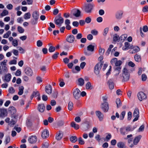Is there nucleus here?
Segmentation results:
<instances>
[{
    "mask_svg": "<svg viewBox=\"0 0 148 148\" xmlns=\"http://www.w3.org/2000/svg\"><path fill=\"white\" fill-rule=\"evenodd\" d=\"M130 74L128 70L125 67L122 70V73L121 75V78L123 82L128 81L130 78Z\"/></svg>",
    "mask_w": 148,
    "mask_h": 148,
    "instance_id": "nucleus-1",
    "label": "nucleus"
},
{
    "mask_svg": "<svg viewBox=\"0 0 148 148\" xmlns=\"http://www.w3.org/2000/svg\"><path fill=\"white\" fill-rule=\"evenodd\" d=\"M8 112L11 115V117L14 119H16L18 117V115L15 114L16 111V108L13 106H10L8 109Z\"/></svg>",
    "mask_w": 148,
    "mask_h": 148,
    "instance_id": "nucleus-2",
    "label": "nucleus"
},
{
    "mask_svg": "<svg viewBox=\"0 0 148 148\" xmlns=\"http://www.w3.org/2000/svg\"><path fill=\"white\" fill-rule=\"evenodd\" d=\"M64 21L63 18L61 16L60 14H59L56 17L54 21L55 23L60 27L62 23H63Z\"/></svg>",
    "mask_w": 148,
    "mask_h": 148,
    "instance_id": "nucleus-3",
    "label": "nucleus"
},
{
    "mask_svg": "<svg viewBox=\"0 0 148 148\" xmlns=\"http://www.w3.org/2000/svg\"><path fill=\"white\" fill-rule=\"evenodd\" d=\"M94 5L91 3H88L85 5L84 6V10L87 13H90L93 9Z\"/></svg>",
    "mask_w": 148,
    "mask_h": 148,
    "instance_id": "nucleus-4",
    "label": "nucleus"
},
{
    "mask_svg": "<svg viewBox=\"0 0 148 148\" xmlns=\"http://www.w3.org/2000/svg\"><path fill=\"white\" fill-rule=\"evenodd\" d=\"M94 50V46L92 45H90L87 47V51L85 50L84 54L87 56H89L91 55V53L89 52H92Z\"/></svg>",
    "mask_w": 148,
    "mask_h": 148,
    "instance_id": "nucleus-5",
    "label": "nucleus"
},
{
    "mask_svg": "<svg viewBox=\"0 0 148 148\" xmlns=\"http://www.w3.org/2000/svg\"><path fill=\"white\" fill-rule=\"evenodd\" d=\"M80 92V91L78 88L73 89V94L75 99H78L80 98L81 96Z\"/></svg>",
    "mask_w": 148,
    "mask_h": 148,
    "instance_id": "nucleus-6",
    "label": "nucleus"
},
{
    "mask_svg": "<svg viewBox=\"0 0 148 148\" xmlns=\"http://www.w3.org/2000/svg\"><path fill=\"white\" fill-rule=\"evenodd\" d=\"M130 130L131 128L129 127H122L120 128V129L121 134L123 135H125L127 134V132H128Z\"/></svg>",
    "mask_w": 148,
    "mask_h": 148,
    "instance_id": "nucleus-7",
    "label": "nucleus"
},
{
    "mask_svg": "<svg viewBox=\"0 0 148 148\" xmlns=\"http://www.w3.org/2000/svg\"><path fill=\"white\" fill-rule=\"evenodd\" d=\"M141 137L142 136L140 135L136 137L133 140V144H132L130 145V147L132 148L134 145H137L140 141V140L141 139Z\"/></svg>",
    "mask_w": 148,
    "mask_h": 148,
    "instance_id": "nucleus-8",
    "label": "nucleus"
},
{
    "mask_svg": "<svg viewBox=\"0 0 148 148\" xmlns=\"http://www.w3.org/2000/svg\"><path fill=\"white\" fill-rule=\"evenodd\" d=\"M101 107L102 110L105 112H108L109 109L108 104L107 102L102 103L101 104Z\"/></svg>",
    "mask_w": 148,
    "mask_h": 148,
    "instance_id": "nucleus-9",
    "label": "nucleus"
},
{
    "mask_svg": "<svg viewBox=\"0 0 148 148\" xmlns=\"http://www.w3.org/2000/svg\"><path fill=\"white\" fill-rule=\"evenodd\" d=\"M139 112L138 109L137 108L135 109L133 114V116L135 117V118L133 119V121H136L138 119L139 116Z\"/></svg>",
    "mask_w": 148,
    "mask_h": 148,
    "instance_id": "nucleus-10",
    "label": "nucleus"
},
{
    "mask_svg": "<svg viewBox=\"0 0 148 148\" xmlns=\"http://www.w3.org/2000/svg\"><path fill=\"white\" fill-rule=\"evenodd\" d=\"M132 47L131 49L129 51V52L130 53H135L140 50L139 48L137 46H134L132 45Z\"/></svg>",
    "mask_w": 148,
    "mask_h": 148,
    "instance_id": "nucleus-11",
    "label": "nucleus"
},
{
    "mask_svg": "<svg viewBox=\"0 0 148 148\" xmlns=\"http://www.w3.org/2000/svg\"><path fill=\"white\" fill-rule=\"evenodd\" d=\"M102 66V64H97L95 65L94 68V72L96 75L99 74Z\"/></svg>",
    "mask_w": 148,
    "mask_h": 148,
    "instance_id": "nucleus-12",
    "label": "nucleus"
},
{
    "mask_svg": "<svg viewBox=\"0 0 148 148\" xmlns=\"http://www.w3.org/2000/svg\"><path fill=\"white\" fill-rule=\"evenodd\" d=\"M0 117L3 118L7 115V111L6 109L1 108H0Z\"/></svg>",
    "mask_w": 148,
    "mask_h": 148,
    "instance_id": "nucleus-13",
    "label": "nucleus"
},
{
    "mask_svg": "<svg viewBox=\"0 0 148 148\" xmlns=\"http://www.w3.org/2000/svg\"><path fill=\"white\" fill-rule=\"evenodd\" d=\"M137 96L139 100L140 101H141L147 98L146 95L142 92H139Z\"/></svg>",
    "mask_w": 148,
    "mask_h": 148,
    "instance_id": "nucleus-14",
    "label": "nucleus"
},
{
    "mask_svg": "<svg viewBox=\"0 0 148 148\" xmlns=\"http://www.w3.org/2000/svg\"><path fill=\"white\" fill-rule=\"evenodd\" d=\"M75 40V36L73 35H69L67 36L66 40L70 43L73 42Z\"/></svg>",
    "mask_w": 148,
    "mask_h": 148,
    "instance_id": "nucleus-15",
    "label": "nucleus"
},
{
    "mask_svg": "<svg viewBox=\"0 0 148 148\" xmlns=\"http://www.w3.org/2000/svg\"><path fill=\"white\" fill-rule=\"evenodd\" d=\"M5 122L8 123V125L10 126L14 125L16 123V121L13 119H12L10 121V119L8 117L5 119Z\"/></svg>",
    "mask_w": 148,
    "mask_h": 148,
    "instance_id": "nucleus-16",
    "label": "nucleus"
},
{
    "mask_svg": "<svg viewBox=\"0 0 148 148\" xmlns=\"http://www.w3.org/2000/svg\"><path fill=\"white\" fill-rule=\"evenodd\" d=\"M41 136L44 139H45L49 136V132L47 130H44L42 132Z\"/></svg>",
    "mask_w": 148,
    "mask_h": 148,
    "instance_id": "nucleus-17",
    "label": "nucleus"
},
{
    "mask_svg": "<svg viewBox=\"0 0 148 148\" xmlns=\"http://www.w3.org/2000/svg\"><path fill=\"white\" fill-rule=\"evenodd\" d=\"M25 73L29 76H31L33 74L31 68L27 67L25 70Z\"/></svg>",
    "mask_w": 148,
    "mask_h": 148,
    "instance_id": "nucleus-18",
    "label": "nucleus"
},
{
    "mask_svg": "<svg viewBox=\"0 0 148 148\" xmlns=\"http://www.w3.org/2000/svg\"><path fill=\"white\" fill-rule=\"evenodd\" d=\"M95 113L97 116L98 118L99 121H102L103 119V114L100 111H96Z\"/></svg>",
    "mask_w": 148,
    "mask_h": 148,
    "instance_id": "nucleus-19",
    "label": "nucleus"
},
{
    "mask_svg": "<svg viewBox=\"0 0 148 148\" xmlns=\"http://www.w3.org/2000/svg\"><path fill=\"white\" fill-rule=\"evenodd\" d=\"M28 140L31 143H34L36 141V136H32L29 137Z\"/></svg>",
    "mask_w": 148,
    "mask_h": 148,
    "instance_id": "nucleus-20",
    "label": "nucleus"
},
{
    "mask_svg": "<svg viewBox=\"0 0 148 148\" xmlns=\"http://www.w3.org/2000/svg\"><path fill=\"white\" fill-rule=\"evenodd\" d=\"M132 45H130L128 42H126L125 43L124 46L123 47V49L125 50L129 49H130L131 47H132Z\"/></svg>",
    "mask_w": 148,
    "mask_h": 148,
    "instance_id": "nucleus-21",
    "label": "nucleus"
},
{
    "mask_svg": "<svg viewBox=\"0 0 148 148\" xmlns=\"http://www.w3.org/2000/svg\"><path fill=\"white\" fill-rule=\"evenodd\" d=\"M73 12H74L73 14V15L75 17H78L80 16L81 12L79 10L75 9L73 10Z\"/></svg>",
    "mask_w": 148,
    "mask_h": 148,
    "instance_id": "nucleus-22",
    "label": "nucleus"
},
{
    "mask_svg": "<svg viewBox=\"0 0 148 148\" xmlns=\"http://www.w3.org/2000/svg\"><path fill=\"white\" fill-rule=\"evenodd\" d=\"M45 91L47 93L50 94L52 92V87L51 85H49L45 87Z\"/></svg>",
    "mask_w": 148,
    "mask_h": 148,
    "instance_id": "nucleus-23",
    "label": "nucleus"
},
{
    "mask_svg": "<svg viewBox=\"0 0 148 148\" xmlns=\"http://www.w3.org/2000/svg\"><path fill=\"white\" fill-rule=\"evenodd\" d=\"M45 109V107L43 104H39L38 106V110L40 112H43Z\"/></svg>",
    "mask_w": 148,
    "mask_h": 148,
    "instance_id": "nucleus-24",
    "label": "nucleus"
},
{
    "mask_svg": "<svg viewBox=\"0 0 148 148\" xmlns=\"http://www.w3.org/2000/svg\"><path fill=\"white\" fill-rule=\"evenodd\" d=\"M108 84L110 89H112L114 88V83L111 79H110L108 81Z\"/></svg>",
    "mask_w": 148,
    "mask_h": 148,
    "instance_id": "nucleus-25",
    "label": "nucleus"
},
{
    "mask_svg": "<svg viewBox=\"0 0 148 148\" xmlns=\"http://www.w3.org/2000/svg\"><path fill=\"white\" fill-rule=\"evenodd\" d=\"M117 146L119 148H125V142H120L117 144Z\"/></svg>",
    "mask_w": 148,
    "mask_h": 148,
    "instance_id": "nucleus-26",
    "label": "nucleus"
},
{
    "mask_svg": "<svg viewBox=\"0 0 148 148\" xmlns=\"http://www.w3.org/2000/svg\"><path fill=\"white\" fill-rule=\"evenodd\" d=\"M121 67L120 66H116L115 68L114 73L115 75H117L119 74L121 71Z\"/></svg>",
    "mask_w": 148,
    "mask_h": 148,
    "instance_id": "nucleus-27",
    "label": "nucleus"
},
{
    "mask_svg": "<svg viewBox=\"0 0 148 148\" xmlns=\"http://www.w3.org/2000/svg\"><path fill=\"white\" fill-rule=\"evenodd\" d=\"M123 12H117L116 14V19L118 20L120 19L122 17Z\"/></svg>",
    "mask_w": 148,
    "mask_h": 148,
    "instance_id": "nucleus-28",
    "label": "nucleus"
},
{
    "mask_svg": "<svg viewBox=\"0 0 148 148\" xmlns=\"http://www.w3.org/2000/svg\"><path fill=\"white\" fill-rule=\"evenodd\" d=\"M38 96H40V93L38 92L34 91L30 97L31 99H32L34 97H37Z\"/></svg>",
    "mask_w": 148,
    "mask_h": 148,
    "instance_id": "nucleus-29",
    "label": "nucleus"
},
{
    "mask_svg": "<svg viewBox=\"0 0 148 148\" xmlns=\"http://www.w3.org/2000/svg\"><path fill=\"white\" fill-rule=\"evenodd\" d=\"M8 71V69L5 66H2L1 70L0 71V74H2L6 73Z\"/></svg>",
    "mask_w": 148,
    "mask_h": 148,
    "instance_id": "nucleus-30",
    "label": "nucleus"
},
{
    "mask_svg": "<svg viewBox=\"0 0 148 148\" xmlns=\"http://www.w3.org/2000/svg\"><path fill=\"white\" fill-rule=\"evenodd\" d=\"M78 85L80 86H82L84 84V79L80 78L78 79Z\"/></svg>",
    "mask_w": 148,
    "mask_h": 148,
    "instance_id": "nucleus-31",
    "label": "nucleus"
},
{
    "mask_svg": "<svg viewBox=\"0 0 148 148\" xmlns=\"http://www.w3.org/2000/svg\"><path fill=\"white\" fill-rule=\"evenodd\" d=\"M71 126L72 127H74L76 130L78 129L79 127V125L78 124H76L74 122H73L71 123Z\"/></svg>",
    "mask_w": 148,
    "mask_h": 148,
    "instance_id": "nucleus-32",
    "label": "nucleus"
},
{
    "mask_svg": "<svg viewBox=\"0 0 148 148\" xmlns=\"http://www.w3.org/2000/svg\"><path fill=\"white\" fill-rule=\"evenodd\" d=\"M32 17L34 19H38V14L37 11L34 12L32 14Z\"/></svg>",
    "mask_w": 148,
    "mask_h": 148,
    "instance_id": "nucleus-33",
    "label": "nucleus"
},
{
    "mask_svg": "<svg viewBox=\"0 0 148 148\" xmlns=\"http://www.w3.org/2000/svg\"><path fill=\"white\" fill-rule=\"evenodd\" d=\"M24 87L23 86H20L19 88V92L18 94L19 95H21L23 93Z\"/></svg>",
    "mask_w": 148,
    "mask_h": 148,
    "instance_id": "nucleus-34",
    "label": "nucleus"
},
{
    "mask_svg": "<svg viewBox=\"0 0 148 148\" xmlns=\"http://www.w3.org/2000/svg\"><path fill=\"white\" fill-rule=\"evenodd\" d=\"M63 134L59 132L58 134H57L56 136V138L58 140H60L63 136Z\"/></svg>",
    "mask_w": 148,
    "mask_h": 148,
    "instance_id": "nucleus-35",
    "label": "nucleus"
},
{
    "mask_svg": "<svg viewBox=\"0 0 148 148\" xmlns=\"http://www.w3.org/2000/svg\"><path fill=\"white\" fill-rule=\"evenodd\" d=\"M86 88L87 89H91L92 88V86L91 85L90 82H87L86 85Z\"/></svg>",
    "mask_w": 148,
    "mask_h": 148,
    "instance_id": "nucleus-36",
    "label": "nucleus"
},
{
    "mask_svg": "<svg viewBox=\"0 0 148 148\" xmlns=\"http://www.w3.org/2000/svg\"><path fill=\"white\" fill-rule=\"evenodd\" d=\"M11 75L10 74H8L5 76V80L7 82H9L11 78Z\"/></svg>",
    "mask_w": 148,
    "mask_h": 148,
    "instance_id": "nucleus-37",
    "label": "nucleus"
},
{
    "mask_svg": "<svg viewBox=\"0 0 148 148\" xmlns=\"http://www.w3.org/2000/svg\"><path fill=\"white\" fill-rule=\"evenodd\" d=\"M113 47V45H110L108 49V50H107V51L106 53V55L107 56L108 55L110 54L111 51V49Z\"/></svg>",
    "mask_w": 148,
    "mask_h": 148,
    "instance_id": "nucleus-38",
    "label": "nucleus"
},
{
    "mask_svg": "<svg viewBox=\"0 0 148 148\" xmlns=\"http://www.w3.org/2000/svg\"><path fill=\"white\" fill-rule=\"evenodd\" d=\"M134 59L135 60L138 62H140L141 60V57L139 55L136 54L134 56Z\"/></svg>",
    "mask_w": 148,
    "mask_h": 148,
    "instance_id": "nucleus-39",
    "label": "nucleus"
},
{
    "mask_svg": "<svg viewBox=\"0 0 148 148\" xmlns=\"http://www.w3.org/2000/svg\"><path fill=\"white\" fill-rule=\"evenodd\" d=\"M77 140V137L76 136H72L70 137V140L72 143H75Z\"/></svg>",
    "mask_w": 148,
    "mask_h": 148,
    "instance_id": "nucleus-40",
    "label": "nucleus"
},
{
    "mask_svg": "<svg viewBox=\"0 0 148 148\" xmlns=\"http://www.w3.org/2000/svg\"><path fill=\"white\" fill-rule=\"evenodd\" d=\"M116 103L117 104V107L118 108L121 105V102L119 99H117L116 100Z\"/></svg>",
    "mask_w": 148,
    "mask_h": 148,
    "instance_id": "nucleus-41",
    "label": "nucleus"
},
{
    "mask_svg": "<svg viewBox=\"0 0 148 148\" xmlns=\"http://www.w3.org/2000/svg\"><path fill=\"white\" fill-rule=\"evenodd\" d=\"M31 17V14L29 12H28L25 13L24 15V18L25 19H29Z\"/></svg>",
    "mask_w": 148,
    "mask_h": 148,
    "instance_id": "nucleus-42",
    "label": "nucleus"
},
{
    "mask_svg": "<svg viewBox=\"0 0 148 148\" xmlns=\"http://www.w3.org/2000/svg\"><path fill=\"white\" fill-rule=\"evenodd\" d=\"M18 31L20 33H23L24 32V29L22 27L18 26L17 27Z\"/></svg>",
    "mask_w": 148,
    "mask_h": 148,
    "instance_id": "nucleus-43",
    "label": "nucleus"
},
{
    "mask_svg": "<svg viewBox=\"0 0 148 148\" xmlns=\"http://www.w3.org/2000/svg\"><path fill=\"white\" fill-rule=\"evenodd\" d=\"M68 109L70 110H72L73 108V104L71 101H70L68 104Z\"/></svg>",
    "mask_w": 148,
    "mask_h": 148,
    "instance_id": "nucleus-44",
    "label": "nucleus"
},
{
    "mask_svg": "<svg viewBox=\"0 0 148 148\" xmlns=\"http://www.w3.org/2000/svg\"><path fill=\"white\" fill-rule=\"evenodd\" d=\"M11 34V32L10 31H8L7 33L5 34L3 36V38H8Z\"/></svg>",
    "mask_w": 148,
    "mask_h": 148,
    "instance_id": "nucleus-45",
    "label": "nucleus"
},
{
    "mask_svg": "<svg viewBox=\"0 0 148 148\" xmlns=\"http://www.w3.org/2000/svg\"><path fill=\"white\" fill-rule=\"evenodd\" d=\"M104 52L105 49L100 47L99 51V54L101 55L102 56Z\"/></svg>",
    "mask_w": 148,
    "mask_h": 148,
    "instance_id": "nucleus-46",
    "label": "nucleus"
},
{
    "mask_svg": "<svg viewBox=\"0 0 148 148\" xmlns=\"http://www.w3.org/2000/svg\"><path fill=\"white\" fill-rule=\"evenodd\" d=\"M122 62L120 60H117L115 63V66H120V65L122 64Z\"/></svg>",
    "mask_w": 148,
    "mask_h": 148,
    "instance_id": "nucleus-47",
    "label": "nucleus"
},
{
    "mask_svg": "<svg viewBox=\"0 0 148 148\" xmlns=\"http://www.w3.org/2000/svg\"><path fill=\"white\" fill-rule=\"evenodd\" d=\"M113 40L114 41H116L119 40V36L116 34H114L113 36Z\"/></svg>",
    "mask_w": 148,
    "mask_h": 148,
    "instance_id": "nucleus-48",
    "label": "nucleus"
},
{
    "mask_svg": "<svg viewBox=\"0 0 148 148\" xmlns=\"http://www.w3.org/2000/svg\"><path fill=\"white\" fill-rule=\"evenodd\" d=\"M55 49L56 48L55 47L51 46L49 47V51L50 52H52L55 51Z\"/></svg>",
    "mask_w": 148,
    "mask_h": 148,
    "instance_id": "nucleus-49",
    "label": "nucleus"
},
{
    "mask_svg": "<svg viewBox=\"0 0 148 148\" xmlns=\"http://www.w3.org/2000/svg\"><path fill=\"white\" fill-rule=\"evenodd\" d=\"M108 30L109 28L108 27H106L104 29L103 33V35L104 36H106Z\"/></svg>",
    "mask_w": 148,
    "mask_h": 148,
    "instance_id": "nucleus-50",
    "label": "nucleus"
},
{
    "mask_svg": "<svg viewBox=\"0 0 148 148\" xmlns=\"http://www.w3.org/2000/svg\"><path fill=\"white\" fill-rule=\"evenodd\" d=\"M12 44L13 46L14 47L17 46L18 45V42L16 40L14 39L12 42Z\"/></svg>",
    "mask_w": 148,
    "mask_h": 148,
    "instance_id": "nucleus-51",
    "label": "nucleus"
},
{
    "mask_svg": "<svg viewBox=\"0 0 148 148\" xmlns=\"http://www.w3.org/2000/svg\"><path fill=\"white\" fill-rule=\"evenodd\" d=\"M125 114V111H123L121 114L120 117V119L122 120L124 118V116Z\"/></svg>",
    "mask_w": 148,
    "mask_h": 148,
    "instance_id": "nucleus-52",
    "label": "nucleus"
},
{
    "mask_svg": "<svg viewBox=\"0 0 148 148\" xmlns=\"http://www.w3.org/2000/svg\"><path fill=\"white\" fill-rule=\"evenodd\" d=\"M8 12L7 10H4L1 13V15L2 16H3L8 15Z\"/></svg>",
    "mask_w": 148,
    "mask_h": 148,
    "instance_id": "nucleus-53",
    "label": "nucleus"
},
{
    "mask_svg": "<svg viewBox=\"0 0 148 148\" xmlns=\"http://www.w3.org/2000/svg\"><path fill=\"white\" fill-rule=\"evenodd\" d=\"M117 59L116 58H113L111 60L110 62L113 65L114 64H115V63L116 62Z\"/></svg>",
    "mask_w": 148,
    "mask_h": 148,
    "instance_id": "nucleus-54",
    "label": "nucleus"
},
{
    "mask_svg": "<svg viewBox=\"0 0 148 148\" xmlns=\"http://www.w3.org/2000/svg\"><path fill=\"white\" fill-rule=\"evenodd\" d=\"M91 33L94 35H96L98 34V31L95 29H94L91 30Z\"/></svg>",
    "mask_w": 148,
    "mask_h": 148,
    "instance_id": "nucleus-55",
    "label": "nucleus"
},
{
    "mask_svg": "<svg viewBox=\"0 0 148 148\" xmlns=\"http://www.w3.org/2000/svg\"><path fill=\"white\" fill-rule=\"evenodd\" d=\"M59 54V53L58 52H56L52 56V58L53 59H56L58 57V55Z\"/></svg>",
    "mask_w": 148,
    "mask_h": 148,
    "instance_id": "nucleus-56",
    "label": "nucleus"
},
{
    "mask_svg": "<svg viewBox=\"0 0 148 148\" xmlns=\"http://www.w3.org/2000/svg\"><path fill=\"white\" fill-rule=\"evenodd\" d=\"M42 41L40 40H38L37 42V45L38 47H40L42 46Z\"/></svg>",
    "mask_w": 148,
    "mask_h": 148,
    "instance_id": "nucleus-57",
    "label": "nucleus"
},
{
    "mask_svg": "<svg viewBox=\"0 0 148 148\" xmlns=\"http://www.w3.org/2000/svg\"><path fill=\"white\" fill-rule=\"evenodd\" d=\"M79 141V143L81 145H83L84 143V140L82 139V138L81 137L78 138Z\"/></svg>",
    "mask_w": 148,
    "mask_h": 148,
    "instance_id": "nucleus-58",
    "label": "nucleus"
},
{
    "mask_svg": "<svg viewBox=\"0 0 148 148\" xmlns=\"http://www.w3.org/2000/svg\"><path fill=\"white\" fill-rule=\"evenodd\" d=\"M142 11L143 12H147L148 11V6H145L142 9Z\"/></svg>",
    "mask_w": 148,
    "mask_h": 148,
    "instance_id": "nucleus-59",
    "label": "nucleus"
},
{
    "mask_svg": "<svg viewBox=\"0 0 148 148\" xmlns=\"http://www.w3.org/2000/svg\"><path fill=\"white\" fill-rule=\"evenodd\" d=\"M132 117V113L130 112H129L128 113L127 115V119L128 120H130Z\"/></svg>",
    "mask_w": 148,
    "mask_h": 148,
    "instance_id": "nucleus-60",
    "label": "nucleus"
},
{
    "mask_svg": "<svg viewBox=\"0 0 148 148\" xmlns=\"http://www.w3.org/2000/svg\"><path fill=\"white\" fill-rule=\"evenodd\" d=\"M17 48L18 49L21 53H24L25 51L21 47H18Z\"/></svg>",
    "mask_w": 148,
    "mask_h": 148,
    "instance_id": "nucleus-61",
    "label": "nucleus"
},
{
    "mask_svg": "<svg viewBox=\"0 0 148 148\" xmlns=\"http://www.w3.org/2000/svg\"><path fill=\"white\" fill-rule=\"evenodd\" d=\"M91 20V18L89 17H87L85 19V21L87 23H88L90 22Z\"/></svg>",
    "mask_w": 148,
    "mask_h": 148,
    "instance_id": "nucleus-62",
    "label": "nucleus"
},
{
    "mask_svg": "<svg viewBox=\"0 0 148 148\" xmlns=\"http://www.w3.org/2000/svg\"><path fill=\"white\" fill-rule=\"evenodd\" d=\"M17 63V61L15 60H11L9 62V63L10 64H16Z\"/></svg>",
    "mask_w": 148,
    "mask_h": 148,
    "instance_id": "nucleus-63",
    "label": "nucleus"
},
{
    "mask_svg": "<svg viewBox=\"0 0 148 148\" xmlns=\"http://www.w3.org/2000/svg\"><path fill=\"white\" fill-rule=\"evenodd\" d=\"M9 91L10 93H13L15 92V90L13 87H12L9 88Z\"/></svg>",
    "mask_w": 148,
    "mask_h": 148,
    "instance_id": "nucleus-64",
    "label": "nucleus"
}]
</instances>
